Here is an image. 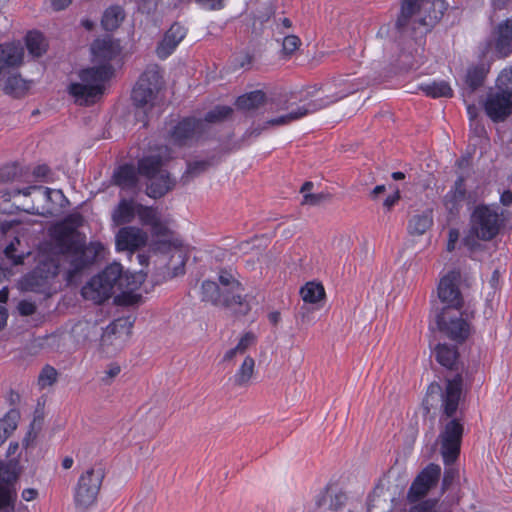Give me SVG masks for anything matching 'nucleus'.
Returning a JSON list of instances; mask_svg holds the SVG:
<instances>
[{
  "mask_svg": "<svg viewBox=\"0 0 512 512\" xmlns=\"http://www.w3.org/2000/svg\"><path fill=\"white\" fill-rule=\"evenodd\" d=\"M149 180L151 182L146 187V194L154 199L163 197L176 185L175 179L171 178L169 172L158 174L155 178Z\"/></svg>",
  "mask_w": 512,
  "mask_h": 512,
  "instance_id": "obj_23",
  "label": "nucleus"
},
{
  "mask_svg": "<svg viewBox=\"0 0 512 512\" xmlns=\"http://www.w3.org/2000/svg\"><path fill=\"white\" fill-rule=\"evenodd\" d=\"M333 85L335 87V91H332L329 95H326L322 99L330 100L333 95H340L343 91H349L346 95L340 97L335 102L343 99L344 97L348 96L349 94H352L358 90L357 87H354L353 85L349 84L348 80L345 79H338L333 81Z\"/></svg>",
  "mask_w": 512,
  "mask_h": 512,
  "instance_id": "obj_43",
  "label": "nucleus"
},
{
  "mask_svg": "<svg viewBox=\"0 0 512 512\" xmlns=\"http://www.w3.org/2000/svg\"><path fill=\"white\" fill-rule=\"evenodd\" d=\"M17 413L16 412H9L3 419H0V423H3L4 431L9 437L11 433L16 429L17 427Z\"/></svg>",
  "mask_w": 512,
  "mask_h": 512,
  "instance_id": "obj_52",
  "label": "nucleus"
},
{
  "mask_svg": "<svg viewBox=\"0 0 512 512\" xmlns=\"http://www.w3.org/2000/svg\"><path fill=\"white\" fill-rule=\"evenodd\" d=\"M438 500L427 499L412 505L409 512H436Z\"/></svg>",
  "mask_w": 512,
  "mask_h": 512,
  "instance_id": "obj_50",
  "label": "nucleus"
},
{
  "mask_svg": "<svg viewBox=\"0 0 512 512\" xmlns=\"http://www.w3.org/2000/svg\"><path fill=\"white\" fill-rule=\"evenodd\" d=\"M233 113V109L229 106H216L212 110L208 111L202 121L205 124V131L207 130V124L220 123L226 120Z\"/></svg>",
  "mask_w": 512,
  "mask_h": 512,
  "instance_id": "obj_41",
  "label": "nucleus"
},
{
  "mask_svg": "<svg viewBox=\"0 0 512 512\" xmlns=\"http://www.w3.org/2000/svg\"><path fill=\"white\" fill-rule=\"evenodd\" d=\"M308 315H309V309H308V307H306V305H303L298 310V312L296 314V318L301 319V322L305 323L308 318Z\"/></svg>",
  "mask_w": 512,
  "mask_h": 512,
  "instance_id": "obj_63",
  "label": "nucleus"
},
{
  "mask_svg": "<svg viewBox=\"0 0 512 512\" xmlns=\"http://www.w3.org/2000/svg\"><path fill=\"white\" fill-rule=\"evenodd\" d=\"M17 477V473L11 470L8 465L0 463V484L12 487Z\"/></svg>",
  "mask_w": 512,
  "mask_h": 512,
  "instance_id": "obj_49",
  "label": "nucleus"
},
{
  "mask_svg": "<svg viewBox=\"0 0 512 512\" xmlns=\"http://www.w3.org/2000/svg\"><path fill=\"white\" fill-rule=\"evenodd\" d=\"M37 495H38V491L33 488L24 489L22 492V498L25 501H32L37 497Z\"/></svg>",
  "mask_w": 512,
  "mask_h": 512,
  "instance_id": "obj_62",
  "label": "nucleus"
},
{
  "mask_svg": "<svg viewBox=\"0 0 512 512\" xmlns=\"http://www.w3.org/2000/svg\"><path fill=\"white\" fill-rule=\"evenodd\" d=\"M329 199H330V195L326 194V193H317V194L307 193V194L303 195L302 204L317 206Z\"/></svg>",
  "mask_w": 512,
  "mask_h": 512,
  "instance_id": "obj_51",
  "label": "nucleus"
},
{
  "mask_svg": "<svg viewBox=\"0 0 512 512\" xmlns=\"http://www.w3.org/2000/svg\"><path fill=\"white\" fill-rule=\"evenodd\" d=\"M460 232L456 228H451L448 232V243H447V250L449 252L453 251L455 249V245L457 241L459 240Z\"/></svg>",
  "mask_w": 512,
  "mask_h": 512,
  "instance_id": "obj_55",
  "label": "nucleus"
},
{
  "mask_svg": "<svg viewBox=\"0 0 512 512\" xmlns=\"http://www.w3.org/2000/svg\"><path fill=\"white\" fill-rule=\"evenodd\" d=\"M173 158L168 146H160L155 152L143 156L137 164L139 175L147 179L155 178L158 174L167 172L162 167Z\"/></svg>",
  "mask_w": 512,
  "mask_h": 512,
  "instance_id": "obj_16",
  "label": "nucleus"
},
{
  "mask_svg": "<svg viewBox=\"0 0 512 512\" xmlns=\"http://www.w3.org/2000/svg\"><path fill=\"white\" fill-rule=\"evenodd\" d=\"M37 190V202L45 203L42 206V209L32 208L34 211L32 213L39 215H53L55 210L58 207H62L66 198L61 190L50 189L46 187L40 186V189Z\"/></svg>",
  "mask_w": 512,
  "mask_h": 512,
  "instance_id": "obj_18",
  "label": "nucleus"
},
{
  "mask_svg": "<svg viewBox=\"0 0 512 512\" xmlns=\"http://www.w3.org/2000/svg\"><path fill=\"white\" fill-rule=\"evenodd\" d=\"M300 295L305 303L316 304L325 298V290L320 283L308 282L300 289Z\"/></svg>",
  "mask_w": 512,
  "mask_h": 512,
  "instance_id": "obj_35",
  "label": "nucleus"
},
{
  "mask_svg": "<svg viewBox=\"0 0 512 512\" xmlns=\"http://www.w3.org/2000/svg\"><path fill=\"white\" fill-rule=\"evenodd\" d=\"M205 133V124L201 118L185 117L165 129V140L176 147L191 146Z\"/></svg>",
  "mask_w": 512,
  "mask_h": 512,
  "instance_id": "obj_11",
  "label": "nucleus"
},
{
  "mask_svg": "<svg viewBox=\"0 0 512 512\" xmlns=\"http://www.w3.org/2000/svg\"><path fill=\"white\" fill-rule=\"evenodd\" d=\"M57 370L49 365H46L38 376V382L41 387L51 386L57 380Z\"/></svg>",
  "mask_w": 512,
  "mask_h": 512,
  "instance_id": "obj_46",
  "label": "nucleus"
},
{
  "mask_svg": "<svg viewBox=\"0 0 512 512\" xmlns=\"http://www.w3.org/2000/svg\"><path fill=\"white\" fill-rule=\"evenodd\" d=\"M467 190L465 187V177L459 176L452 189L444 196L443 204L445 209L452 217H456L460 209L463 206V203L466 199Z\"/></svg>",
  "mask_w": 512,
  "mask_h": 512,
  "instance_id": "obj_19",
  "label": "nucleus"
},
{
  "mask_svg": "<svg viewBox=\"0 0 512 512\" xmlns=\"http://www.w3.org/2000/svg\"><path fill=\"white\" fill-rule=\"evenodd\" d=\"M436 361L450 374L444 379V385L434 381L428 388L422 406L425 415L432 409L440 412L441 438L445 457L453 458L459 450L464 432L462 411L459 409L463 395V365L459 361L458 348L455 345L438 343L433 351Z\"/></svg>",
  "mask_w": 512,
  "mask_h": 512,
  "instance_id": "obj_1",
  "label": "nucleus"
},
{
  "mask_svg": "<svg viewBox=\"0 0 512 512\" xmlns=\"http://www.w3.org/2000/svg\"><path fill=\"white\" fill-rule=\"evenodd\" d=\"M91 52L97 66L81 70L80 83H72L69 93L79 105L93 104L97 97L103 93V83L113 74L110 61L120 53L119 43L111 36H105L94 40Z\"/></svg>",
  "mask_w": 512,
  "mask_h": 512,
  "instance_id": "obj_3",
  "label": "nucleus"
},
{
  "mask_svg": "<svg viewBox=\"0 0 512 512\" xmlns=\"http://www.w3.org/2000/svg\"><path fill=\"white\" fill-rule=\"evenodd\" d=\"M438 440L441 444V455H442L444 463L446 465V469L444 471V476L442 479V490L446 491L451 487V485L453 484L455 479L459 477L458 469H456L452 464L459 457L460 449L458 450V453L456 454L455 457H453V458L445 457L444 450H443V441L441 438V432L439 433ZM461 441H462V439L460 440L459 448L461 447Z\"/></svg>",
  "mask_w": 512,
  "mask_h": 512,
  "instance_id": "obj_31",
  "label": "nucleus"
},
{
  "mask_svg": "<svg viewBox=\"0 0 512 512\" xmlns=\"http://www.w3.org/2000/svg\"><path fill=\"white\" fill-rule=\"evenodd\" d=\"M122 319H117L110 323L105 329L98 328L96 322L91 321H79L71 329V335L78 344H85L95 340L101 333V347L103 351L109 353L108 346L113 344V338L118 333V327H122Z\"/></svg>",
  "mask_w": 512,
  "mask_h": 512,
  "instance_id": "obj_12",
  "label": "nucleus"
},
{
  "mask_svg": "<svg viewBox=\"0 0 512 512\" xmlns=\"http://www.w3.org/2000/svg\"><path fill=\"white\" fill-rule=\"evenodd\" d=\"M486 75L487 70L483 65L474 66L468 69L466 75V84L470 88L471 93L483 85Z\"/></svg>",
  "mask_w": 512,
  "mask_h": 512,
  "instance_id": "obj_39",
  "label": "nucleus"
},
{
  "mask_svg": "<svg viewBox=\"0 0 512 512\" xmlns=\"http://www.w3.org/2000/svg\"><path fill=\"white\" fill-rule=\"evenodd\" d=\"M17 309L21 315L30 316L35 313L36 306L32 302L23 300L19 302Z\"/></svg>",
  "mask_w": 512,
  "mask_h": 512,
  "instance_id": "obj_53",
  "label": "nucleus"
},
{
  "mask_svg": "<svg viewBox=\"0 0 512 512\" xmlns=\"http://www.w3.org/2000/svg\"><path fill=\"white\" fill-rule=\"evenodd\" d=\"M104 477L105 470L100 465L90 467L80 475L74 488V504L77 509L86 511L96 503Z\"/></svg>",
  "mask_w": 512,
  "mask_h": 512,
  "instance_id": "obj_9",
  "label": "nucleus"
},
{
  "mask_svg": "<svg viewBox=\"0 0 512 512\" xmlns=\"http://www.w3.org/2000/svg\"><path fill=\"white\" fill-rule=\"evenodd\" d=\"M505 225V218L499 207L480 204L470 215L469 233L462 242L470 251H476L481 247L479 241H491Z\"/></svg>",
  "mask_w": 512,
  "mask_h": 512,
  "instance_id": "obj_5",
  "label": "nucleus"
},
{
  "mask_svg": "<svg viewBox=\"0 0 512 512\" xmlns=\"http://www.w3.org/2000/svg\"><path fill=\"white\" fill-rule=\"evenodd\" d=\"M400 200V193L396 191L394 194L389 195L383 202V206L387 211H390L394 205Z\"/></svg>",
  "mask_w": 512,
  "mask_h": 512,
  "instance_id": "obj_56",
  "label": "nucleus"
},
{
  "mask_svg": "<svg viewBox=\"0 0 512 512\" xmlns=\"http://www.w3.org/2000/svg\"><path fill=\"white\" fill-rule=\"evenodd\" d=\"M349 91H343L340 95H333L330 100L316 99L308 102L306 105L298 107L296 110L291 111L288 114L281 115L279 117L270 119L264 123V128L271 126H283L293 121L299 120L309 114L315 113L323 108H326L332 103H335L337 99L346 95Z\"/></svg>",
  "mask_w": 512,
  "mask_h": 512,
  "instance_id": "obj_15",
  "label": "nucleus"
},
{
  "mask_svg": "<svg viewBox=\"0 0 512 512\" xmlns=\"http://www.w3.org/2000/svg\"><path fill=\"white\" fill-rule=\"evenodd\" d=\"M142 278V275H129L130 286L129 288L124 286V288L118 289L121 293L115 297V303L120 306H133L138 304L142 297L140 294L133 293V290L141 284Z\"/></svg>",
  "mask_w": 512,
  "mask_h": 512,
  "instance_id": "obj_25",
  "label": "nucleus"
},
{
  "mask_svg": "<svg viewBox=\"0 0 512 512\" xmlns=\"http://www.w3.org/2000/svg\"><path fill=\"white\" fill-rule=\"evenodd\" d=\"M137 214V204L132 200L122 199L112 213V220L115 225L120 226L132 222Z\"/></svg>",
  "mask_w": 512,
  "mask_h": 512,
  "instance_id": "obj_28",
  "label": "nucleus"
},
{
  "mask_svg": "<svg viewBox=\"0 0 512 512\" xmlns=\"http://www.w3.org/2000/svg\"><path fill=\"white\" fill-rule=\"evenodd\" d=\"M301 45V40L296 35H287L283 39L282 51L285 55L293 54Z\"/></svg>",
  "mask_w": 512,
  "mask_h": 512,
  "instance_id": "obj_48",
  "label": "nucleus"
},
{
  "mask_svg": "<svg viewBox=\"0 0 512 512\" xmlns=\"http://www.w3.org/2000/svg\"><path fill=\"white\" fill-rule=\"evenodd\" d=\"M49 173L50 168L47 165H39L33 170V175L37 178H46Z\"/></svg>",
  "mask_w": 512,
  "mask_h": 512,
  "instance_id": "obj_59",
  "label": "nucleus"
},
{
  "mask_svg": "<svg viewBox=\"0 0 512 512\" xmlns=\"http://www.w3.org/2000/svg\"><path fill=\"white\" fill-rule=\"evenodd\" d=\"M40 189V186H29L25 187L23 189H17L15 190L16 194H23L24 196H29L31 194H34V198L37 201V190Z\"/></svg>",
  "mask_w": 512,
  "mask_h": 512,
  "instance_id": "obj_60",
  "label": "nucleus"
},
{
  "mask_svg": "<svg viewBox=\"0 0 512 512\" xmlns=\"http://www.w3.org/2000/svg\"><path fill=\"white\" fill-rule=\"evenodd\" d=\"M116 185L123 189H132L137 186L138 178L135 167L130 164L120 166L113 174Z\"/></svg>",
  "mask_w": 512,
  "mask_h": 512,
  "instance_id": "obj_29",
  "label": "nucleus"
},
{
  "mask_svg": "<svg viewBox=\"0 0 512 512\" xmlns=\"http://www.w3.org/2000/svg\"><path fill=\"white\" fill-rule=\"evenodd\" d=\"M20 176V167L16 164H8L0 168V182H10Z\"/></svg>",
  "mask_w": 512,
  "mask_h": 512,
  "instance_id": "obj_47",
  "label": "nucleus"
},
{
  "mask_svg": "<svg viewBox=\"0 0 512 512\" xmlns=\"http://www.w3.org/2000/svg\"><path fill=\"white\" fill-rule=\"evenodd\" d=\"M147 242V234L138 227L126 226L116 235V247L119 251H135Z\"/></svg>",
  "mask_w": 512,
  "mask_h": 512,
  "instance_id": "obj_17",
  "label": "nucleus"
},
{
  "mask_svg": "<svg viewBox=\"0 0 512 512\" xmlns=\"http://www.w3.org/2000/svg\"><path fill=\"white\" fill-rule=\"evenodd\" d=\"M255 374V359L246 355L233 376V385L236 387H248Z\"/></svg>",
  "mask_w": 512,
  "mask_h": 512,
  "instance_id": "obj_27",
  "label": "nucleus"
},
{
  "mask_svg": "<svg viewBox=\"0 0 512 512\" xmlns=\"http://www.w3.org/2000/svg\"><path fill=\"white\" fill-rule=\"evenodd\" d=\"M202 300L214 306L229 309L236 314L246 315L250 306L242 295L243 289L239 281L227 271H221L218 283L206 280L202 283Z\"/></svg>",
  "mask_w": 512,
  "mask_h": 512,
  "instance_id": "obj_4",
  "label": "nucleus"
},
{
  "mask_svg": "<svg viewBox=\"0 0 512 512\" xmlns=\"http://www.w3.org/2000/svg\"><path fill=\"white\" fill-rule=\"evenodd\" d=\"M494 47L499 57H507L512 53V18L497 25L494 31Z\"/></svg>",
  "mask_w": 512,
  "mask_h": 512,
  "instance_id": "obj_20",
  "label": "nucleus"
},
{
  "mask_svg": "<svg viewBox=\"0 0 512 512\" xmlns=\"http://www.w3.org/2000/svg\"><path fill=\"white\" fill-rule=\"evenodd\" d=\"M197 3L209 9H220L223 7V0H195Z\"/></svg>",
  "mask_w": 512,
  "mask_h": 512,
  "instance_id": "obj_58",
  "label": "nucleus"
},
{
  "mask_svg": "<svg viewBox=\"0 0 512 512\" xmlns=\"http://www.w3.org/2000/svg\"><path fill=\"white\" fill-rule=\"evenodd\" d=\"M446 8L444 0H402L395 27L399 33H403L412 16L418 13L419 19L414 24L418 23L428 32L440 21Z\"/></svg>",
  "mask_w": 512,
  "mask_h": 512,
  "instance_id": "obj_7",
  "label": "nucleus"
},
{
  "mask_svg": "<svg viewBox=\"0 0 512 512\" xmlns=\"http://www.w3.org/2000/svg\"><path fill=\"white\" fill-rule=\"evenodd\" d=\"M163 81L158 65H150L141 74L136 86L132 90V101L137 108L143 109V116L147 110L154 106V101Z\"/></svg>",
  "mask_w": 512,
  "mask_h": 512,
  "instance_id": "obj_10",
  "label": "nucleus"
},
{
  "mask_svg": "<svg viewBox=\"0 0 512 512\" xmlns=\"http://www.w3.org/2000/svg\"><path fill=\"white\" fill-rule=\"evenodd\" d=\"M186 31L183 26L178 23L171 25L169 30L165 33L164 38L157 46L156 52L159 58H167L177 47V45L185 37Z\"/></svg>",
  "mask_w": 512,
  "mask_h": 512,
  "instance_id": "obj_21",
  "label": "nucleus"
},
{
  "mask_svg": "<svg viewBox=\"0 0 512 512\" xmlns=\"http://www.w3.org/2000/svg\"><path fill=\"white\" fill-rule=\"evenodd\" d=\"M433 225V211L427 209L421 213L413 215L408 222V232L410 235L420 236L426 233Z\"/></svg>",
  "mask_w": 512,
  "mask_h": 512,
  "instance_id": "obj_26",
  "label": "nucleus"
},
{
  "mask_svg": "<svg viewBox=\"0 0 512 512\" xmlns=\"http://www.w3.org/2000/svg\"><path fill=\"white\" fill-rule=\"evenodd\" d=\"M129 288V274L123 272L119 263L107 266L82 287L81 294L86 300L102 304L115 294L116 289Z\"/></svg>",
  "mask_w": 512,
  "mask_h": 512,
  "instance_id": "obj_6",
  "label": "nucleus"
},
{
  "mask_svg": "<svg viewBox=\"0 0 512 512\" xmlns=\"http://www.w3.org/2000/svg\"><path fill=\"white\" fill-rule=\"evenodd\" d=\"M500 201L504 206H508L512 203V192L510 190L504 191L501 194Z\"/></svg>",
  "mask_w": 512,
  "mask_h": 512,
  "instance_id": "obj_64",
  "label": "nucleus"
},
{
  "mask_svg": "<svg viewBox=\"0 0 512 512\" xmlns=\"http://www.w3.org/2000/svg\"><path fill=\"white\" fill-rule=\"evenodd\" d=\"M16 492L12 487L0 484V510L12 512L14 509V500Z\"/></svg>",
  "mask_w": 512,
  "mask_h": 512,
  "instance_id": "obj_42",
  "label": "nucleus"
},
{
  "mask_svg": "<svg viewBox=\"0 0 512 512\" xmlns=\"http://www.w3.org/2000/svg\"><path fill=\"white\" fill-rule=\"evenodd\" d=\"M125 18V12L119 5L108 7L102 16L101 25L106 31L116 30Z\"/></svg>",
  "mask_w": 512,
  "mask_h": 512,
  "instance_id": "obj_33",
  "label": "nucleus"
},
{
  "mask_svg": "<svg viewBox=\"0 0 512 512\" xmlns=\"http://www.w3.org/2000/svg\"><path fill=\"white\" fill-rule=\"evenodd\" d=\"M83 223L81 215H70L55 227L53 238L65 256L66 280L73 283L78 275L103 257L104 246L100 242L85 243V236L77 231Z\"/></svg>",
  "mask_w": 512,
  "mask_h": 512,
  "instance_id": "obj_2",
  "label": "nucleus"
},
{
  "mask_svg": "<svg viewBox=\"0 0 512 512\" xmlns=\"http://www.w3.org/2000/svg\"><path fill=\"white\" fill-rule=\"evenodd\" d=\"M36 439V432L33 430V424L30 425V430L27 432L26 436L22 440V446L28 449L34 440Z\"/></svg>",
  "mask_w": 512,
  "mask_h": 512,
  "instance_id": "obj_57",
  "label": "nucleus"
},
{
  "mask_svg": "<svg viewBox=\"0 0 512 512\" xmlns=\"http://www.w3.org/2000/svg\"><path fill=\"white\" fill-rule=\"evenodd\" d=\"M266 103V94L261 90H255L239 96L236 106L243 111H253Z\"/></svg>",
  "mask_w": 512,
  "mask_h": 512,
  "instance_id": "obj_32",
  "label": "nucleus"
},
{
  "mask_svg": "<svg viewBox=\"0 0 512 512\" xmlns=\"http://www.w3.org/2000/svg\"><path fill=\"white\" fill-rule=\"evenodd\" d=\"M424 478L428 479L429 477L425 473H419L412 482L407 494V498L411 503L418 502L428 493L429 489L422 482Z\"/></svg>",
  "mask_w": 512,
  "mask_h": 512,
  "instance_id": "obj_40",
  "label": "nucleus"
},
{
  "mask_svg": "<svg viewBox=\"0 0 512 512\" xmlns=\"http://www.w3.org/2000/svg\"><path fill=\"white\" fill-rule=\"evenodd\" d=\"M461 273L452 270L443 276L438 285V297L443 307H435V312L448 309H460L463 304L462 294L459 290Z\"/></svg>",
  "mask_w": 512,
  "mask_h": 512,
  "instance_id": "obj_14",
  "label": "nucleus"
},
{
  "mask_svg": "<svg viewBox=\"0 0 512 512\" xmlns=\"http://www.w3.org/2000/svg\"><path fill=\"white\" fill-rule=\"evenodd\" d=\"M484 111L495 123L505 121L512 114V67L501 72L495 90L487 93Z\"/></svg>",
  "mask_w": 512,
  "mask_h": 512,
  "instance_id": "obj_8",
  "label": "nucleus"
},
{
  "mask_svg": "<svg viewBox=\"0 0 512 512\" xmlns=\"http://www.w3.org/2000/svg\"><path fill=\"white\" fill-rule=\"evenodd\" d=\"M120 366L117 364H110L108 369L105 371V377L102 378V381L105 384H110L111 380L115 378L120 373Z\"/></svg>",
  "mask_w": 512,
  "mask_h": 512,
  "instance_id": "obj_54",
  "label": "nucleus"
},
{
  "mask_svg": "<svg viewBox=\"0 0 512 512\" xmlns=\"http://www.w3.org/2000/svg\"><path fill=\"white\" fill-rule=\"evenodd\" d=\"M137 215L141 220L142 224L149 225L153 228L156 233H160L162 225L158 217L157 211L148 206L137 204Z\"/></svg>",
  "mask_w": 512,
  "mask_h": 512,
  "instance_id": "obj_36",
  "label": "nucleus"
},
{
  "mask_svg": "<svg viewBox=\"0 0 512 512\" xmlns=\"http://www.w3.org/2000/svg\"><path fill=\"white\" fill-rule=\"evenodd\" d=\"M217 162L216 156H211L202 160L188 161L186 171L181 176L180 182L183 185H187L193 179L208 171L211 167L217 164Z\"/></svg>",
  "mask_w": 512,
  "mask_h": 512,
  "instance_id": "obj_24",
  "label": "nucleus"
},
{
  "mask_svg": "<svg viewBox=\"0 0 512 512\" xmlns=\"http://www.w3.org/2000/svg\"><path fill=\"white\" fill-rule=\"evenodd\" d=\"M24 49L20 44H0V75L6 69L15 68L22 64Z\"/></svg>",
  "mask_w": 512,
  "mask_h": 512,
  "instance_id": "obj_22",
  "label": "nucleus"
},
{
  "mask_svg": "<svg viewBox=\"0 0 512 512\" xmlns=\"http://www.w3.org/2000/svg\"><path fill=\"white\" fill-rule=\"evenodd\" d=\"M256 340L257 337L253 332L248 331L244 333L239 339L237 345L225 352L222 361L231 362L236 357L245 355L248 349L255 345Z\"/></svg>",
  "mask_w": 512,
  "mask_h": 512,
  "instance_id": "obj_30",
  "label": "nucleus"
},
{
  "mask_svg": "<svg viewBox=\"0 0 512 512\" xmlns=\"http://www.w3.org/2000/svg\"><path fill=\"white\" fill-rule=\"evenodd\" d=\"M72 0H51V5L55 11H61L66 9Z\"/></svg>",
  "mask_w": 512,
  "mask_h": 512,
  "instance_id": "obj_61",
  "label": "nucleus"
},
{
  "mask_svg": "<svg viewBox=\"0 0 512 512\" xmlns=\"http://www.w3.org/2000/svg\"><path fill=\"white\" fill-rule=\"evenodd\" d=\"M427 96L432 98L439 97H452L453 91L446 81L432 82L429 84H422L419 87Z\"/></svg>",
  "mask_w": 512,
  "mask_h": 512,
  "instance_id": "obj_38",
  "label": "nucleus"
},
{
  "mask_svg": "<svg viewBox=\"0 0 512 512\" xmlns=\"http://www.w3.org/2000/svg\"><path fill=\"white\" fill-rule=\"evenodd\" d=\"M420 473H425L429 477L428 479L424 478L422 482L430 490L437 484L441 475V468L439 465L431 463Z\"/></svg>",
  "mask_w": 512,
  "mask_h": 512,
  "instance_id": "obj_44",
  "label": "nucleus"
},
{
  "mask_svg": "<svg viewBox=\"0 0 512 512\" xmlns=\"http://www.w3.org/2000/svg\"><path fill=\"white\" fill-rule=\"evenodd\" d=\"M20 244V240L18 238H14L9 245L6 246L4 249V255L5 257L10 260L12 265H19L23 263L24 260V253L21 254H15L16 252V246Z\"/></svg>",
  "mask_w": 512,
  "mask_h": 512,
  "instance_id": "obj_45",
  "label": "nucleus"
},
{
  "mask_svg": "<svg viewBox=\"0 0 512 512\" xmlns=\"http://www.w3.org/2000/svg\"><path fill=\"white\" fill-rule=\"evenodd\" d=\"M29 89V83L24 80L19 74L10 75L3 87V91L5 94L13 97V98H21L23 97Z\"/></svg>",
  "mask_w": 512,
  "mask_h": 512,
  "instance_id": "obj_34",
  "label": "nucleus"
},
{
  "mask_svg": "<svg viewBox=\"0 0 512 512\" xmlns=\"http://www.w3.org/2000/svg\"><path fill=\"white\" fill-rule=\"evenodd\" d=\"M436 313L439 331L449 339L463 343L470 334L469 324L462 318L460 309L441 310Z\"/></svg>",
  "mask_w": 512,
  "mask_h": 512,
  "instance_id": "obj_13",
  "label": "nucleus"
},
{
  "mask_svg": "<svg viewBox=\"0 0 512 512\" xmlns=\"http://www.w3.org/2000/svg\"><path fill=\"white\" fill-rule=\"evenodd\" d=\"M26 47L33 57H41L47 49L44 36L37 31L29 32L26 36Z\"/></svg>",
  "mask_w": 512,
  "mask_h": 512,
  "instance_id": "obj_37",
  "label": "nucleus"
}]
</instances>
